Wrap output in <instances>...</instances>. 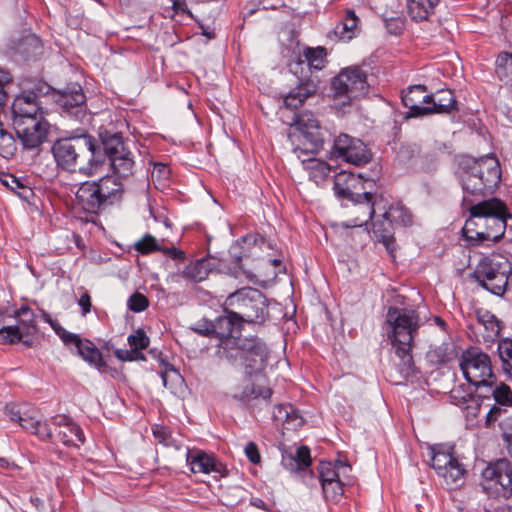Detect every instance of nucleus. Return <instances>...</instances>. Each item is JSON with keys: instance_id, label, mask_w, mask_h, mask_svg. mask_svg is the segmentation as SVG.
<instances>
[{"instance_id": "nucleus-5", "label": "nucleus", "mask_w": 512, "mask_h": 512, "mask_svg": "<svg viewBox=\"0 0 512 512\" xmlns=\"http://www.w3.org/2000/svg\"><path fill=\"white\" fill-rule=\"evenodd\" d=\"M362 189H364V184L360 175L341 171L334 177L333 190L336 197L351 201L354 206V213H361V216H356L344 223L345 227L366 225L375 214L378 204L373 200V194L368 191L359 192Z\"/></svg>"}, {"instance_id": "nucleus-51", "label": "nucleus", "mask_w": 512, "mask_h": 512, "mask_svg": "<svg viewBox=\"0 0 512 512\" xmlns=\"http://www.w3.org/2000/svg\"><path fill=\"white\" fill-rule=\"evenodd\" d=\"M171 174V169L167 164L164 163H154L153 169L151 171L152 181L156 184V187L166 185V182L169 180Z\"/></svg>"}, {"instance_id": "nucleus-52", "label": "nucleus", "mask_w": 512, "mask_h": 512, "mask_svg": "<svg viewBox=\"0 0 512 512\" xmlns=\"http://www.w3.org/2000/svg\"><path fill=\"white\" fill-rule=\"evenodd\" d=\"M15 151L16 143L14 137L11 133L0 128V154L5 158H9L14 155Z\"/></svg>"}, {"instance_id": "nucleus-15", "label": "nucleus", "mask_w": 512, "mask_h": 512, "mask_svg": "<svg viewBox=\"0 0 512 512\" xmlns=\"http://www.w3.org/2000/svg\"><path fill=\"white\" fill-rule=\"evenodd\" d=\"M327 156L331 160H342L356 166L364 165L371 160V153L366 145L348 134H340L334 139Z\"/></svg>"}, {"instance_id": "nucleus-12", "label": "nucleus", "mask_w": 512, "mask_h": 512, "mask_svg": "<svg viewBox=\"0 0 512 512\" xmlns=\"http://www.w3.org/2000/svg\"><path fill=\"white\" fill-rule=\"evenodd\" d=\"M332 89L335 96H343L350 101L362 97L368 93L369 89L367 73L359 66L342 69L333 78Z\"/></svg>"}, {"instance_id": "nucleus-21", "label": "nucleus", "mask_w": 512, "mask_h": 512, "mask_svg": "<svg viewBox=\"0 0 512 512\" xmlns=\"http://www.w3.org/2000/svg\"><path fill=\"white\" fill-rule=\"evenodd\" d=\"M55 426V437L67 447H80L85 442V435L81 427L65 415H58L52 419Z\"/></svg>"}, {"instance_id": "nucleus-64", "label": "nucleus", "mask_w": 512, "mask_h": 512, "mask_svg": "<svg viewBox=\"0 0 512 512\" xmlns=\"http://www.w3.org/2000/svg\"><path fill=\"white\" fill-rule=\"evenodd\" d=\"M78 305L81 307L82 316H86L91 311V297L88 292H84L78 299Z\"/></svg>"}, {"instance_id": "nucleus-37", "label": "nucleus", "mask_w": 512, "mask_h": 512, "mask_svg": "<svg viewBox=\"0 0 512 512\" xmlns=\"http://www.w3.org/2000/svg\"><path fill=\"white\" fill-rule=\"evenodd\" d=\"M49 129V123L47 120H43L39 123L38 127L30 128L27 131V138H18L24 149H35L38 148L47 138Z\"/></svg>"}, {"instance_id": "nucleus-18", "label": "nucleus", "mask_w": 512, "mask_h": 512, "mask_svg": "<svg viewBox=\"0 0 512 512\" xmlns=\"http://www.w3.org/2000/svg\"><path fill=\"white\" fill-rule=\"evenodd\" d=\"M51 90V86L47 83L39 82L32 90L16 96L12 103V116L44 115L39 97L48 94Z\"/></svg>"}, {"instance_id": "nucleus-8", "label": "nucleus", "mask_w": 512, "mask_h": 512, "mask_svg": "<svg viewBox=\"0 0 512 512\" xmlns=\"http://www.w3.org/2000/svg\"><path fill=\"white\" fill-rule=\"evenodd\" d=\"M474 277L482 288L501 297L512 285V263L506 258L484 257L477 265Z\"/></svg>"}, {"instance_id": "nucleus-44", "label": "nucleus", "mask_w": 512, "mask_h": 512, "mask_svg": "<svg viewBox=\"0 0 512 512\" xmlns=\"http://www.w3.org/2000/svg\"><path fill=\"white\" fill-rule=\"evenodd\" d=\"M497 351L502 362L503 371L512 379V339H500L497 344Z\"/></svg>"}, {"instance_id": "nucleus-35", "label": "nucleus", "mask_w": 512, "mask_h": 512, "mask_svg": "<svg viewBox=\"0 0 512 512\" xmlns=\"http://www.w3.org/2000/svg\"><path fill=\"white\" fill-rule=\"evenodd\" d=\"M108 161L113 175L117 176L120 180L132 174L134 160L129 150L125 149L120 155L111 156Z\"/></svg>"}, {"instance_id": "nucleus-3", "label": "nucleus", "mask_w": 512, "mask_h": 512, "mask_svg": "<svg viewBox=\"0 0 512 512\" xmlns=\"http://www.w3.org/2000/svg\"><path fill=\"white\" fill-rule=\"evenodd\" d=\"M463 191L462 207L474 203V198L491 194L501 181V167L494 154L474 158L464 156L456 171Z\"/></svg>"}, {"instance_id": "nucleus-24", "label": "nucleus", "mask_w": 512, "mask_h": 512, "mask_svg": "<svg viewBox=\"0 0 512 512\" xmlns=\"http://www.w3.org/2000/svg\"><path fill=\"white\" fill-rule=\"evenodd\" d=\"M224 310L226 315L218 317L213 323V334L219 338L220 342L227 338L240 336V328L243 323L230 308L225 307Z\"/></svg>"}, {"instance_id": "nucleus-10", "label": "nucleus", "mask_w": 512, "mask_h": 512, "mask_svg": "<svg viewBox=\"0 0 512 512\" xmlns=\"http://www.w3.org/2000/svg\"><path fill=\"white\" fill-rule=\"evenodd\" d=\"M460 368L465 379L476 388L492 387L496 382L490 357L476 348L462 353Z\"/></svg>"}, {"instance_id": "nucleus-17", "label": "nucleus", "mask_w": 512, "mask_h": 512, "mask_svg": "<svg viewBox=\"0 0 512 512\" xmlns=\"http://www.w3.org/2000/svg\"><path fill=\"white\" fill-rule=\"evenodd\" d=\"M53 98L66 116L79 122L87 117L86 96L78 83L69 84L54 92Z\"/></svg>"}, {"instance_id": "nucleus-2", "label": "nucleus", "mask_w": 512, "mask_h": 512, "mask_svg": "<svg viewBox=\"0 0 512 512\" xmlns=\"http://www.w3.org/2000/svg\"><path fill=\"white\" fill-rule=\"evenodd\" d=\"M421 326L419 314L412 308L391 306L386 313L384 329L395 355L398 357V370L404 378L415 373L412 346Z\"/></svg>"}, {"instance_id": "nucleus-58", "label": "nucleus", "mask_w": 512, "mask_h": 512, "mask_svg": "<svg viewBox=\"0 0 512 512\" xmlns=\"http://www.w3.org/2000/svg\"><path fill=\"white\" fill-rule=\"evenodd\" d=\"M115 356L121 361H138L145 360V356L140 351H135L132 348L128 349H116L114 352Z\"/></svg>"}, {"instance_id": "nucleus-33", "label": "nucleus", "mask_w": 512, "mask_h": 512, "mask_svg": "<svg viewBox=\"0 0 512 512\" xmlns=\"http://www.w3.org/2000/svg\"><path fill=\"white\" fill-rule=\"evenodd\" d=\"M306 63L310 70H322L327 63V52L324 47H307L298 57L297 64Z\"/></svg>"}, {"instance_id": "nucleus-48", "label": "nucleus", "mask_w": 512, "mask_h": 512, "mask_svg": "<svg viewBox=\"0 0 512 512\" xmlns=\"http://www.w3.org/2000/svg\"><path fill=\"white\" fill-rule=\"evenodd\" d=\"M182 273L186 279L194 282H201L207 276L205 262L203 260H197L196 262L186 266Z\"/></svg>"}, {"instance_id": "nucleus-19", "label": "nucleus", "mask_w": 512, "mask_h": 512, "mask_svg": "<svg viewBox=\"0 0 512 512\" xmlns=\"http://www.w3.org/2000/svg\"><path fill=\"white\" fill-rule=\"evenodd\" d=\"M56 335L66 346H74L77 354L90 365L97 369L106 366L102 353L91 341L82 339L78 334L68 332L63 327H58V330L56 329Z\"/></svg>"}, {"instance_id": "nucleus-22", "label": "nucleus", "mask_w": 512, "mask_h": 512, "mask_svg": "<svg viewBox=\"0 0 512 512\" xmlns=\"http://www.w3.org/2000/svg\"><path fill=\"white\" fill-rule=\"evenodd\" d=\"M187 464L193 473L210 474L212 472L224 475L225 467L215 458L202 450H187Z\"/></svg>"}, {"instance_id": "nucleus-57", "label": "nucleus", "mask_w": 512, "mask_h": 512, "mask_svg": "<svg viewBox=\"0 0 512 512\" xmlns=\"http://www.w3.org/2000/svg\"><path fill=\"white\" fill-rule=\"evenodd\" d=\"M10 190L25 201H29L34 196L32 188L27 185L26 181L19 178L16 179V185H13Z\"/></svg>"}, {"instance_id": "nucleus-40", "label": "nucleus", "mask_w": 512, "mask_h": 512, "mask_svg": "<svg viewBox=\"0 0 512 512\" xmlns=\"http://www.w3.org/2000/svg\"><path fill=\"white\" fill-rule=\"evenodd\" d=\"M477 319L487 333L486 338L493 340L499 336L501 323L493 313L488 310H479L477 312Z\"/></svg>"}, {"instance_id": "nucleus-14", "label": "nucleus", "mask_w": 512, "mask_h": 512, "mask_svg": "<svg viewBox=\"0 0 512 512\" xmlns=\"http://www.w3.org/2000/svg\"><path fill=\"white\" fill-rule=\"evenodd\" d=\"M294 126L300 133L298 138L302 137L303 144L308 145L305 148H294V152L298 153V157L301 154H316L323 149L326 130L320 126L313 113L303 112L297 115Z\"/></svg>"}, {"instance_id": "nucleus-49", "label": "nucleus", "mask_w": 512, "mask_h": 512, "mask_svg": "<svg viewBox=\"0 0 512 512\" xmlns=\"http://www.w3.org/2000/svg\"><path fill=\"white\" fill-rule=\"evenodd\" d=\"M243 249L248 248L251 250L250 254L256 255L257 251H263L265 247H270V243L259 234H247L241 239Z\"/></svg>"}, {"instance_id": "nucleus-9", "label": "nucleus", "mask_w": 512, "mask_h": 512, "mask_svg": "<svg viewBox=\"0 0 512 512\" xmlns=\"http://www.w3.org/2000/svg\"><path fill=\"white\" fill-rule=\"evenodd\" d=\"M262 370L263 367L247 370L244 383L239 385L232 395L234 400L252 412L259 409L261 403L270 404L273 394L272 389L266 384V377Z\"/></svg>"}, {"instance_id": "nucleus-23", "label": "nucleus", "mask_w": 512, "mask_h": 512, "mask_svg": "<svg viewBox=\"0 0 512 512\" xmlns=\"http://www.w3.org/2000/svg\"><path fill=\"white\" fill-rule=\"evenodd\" d=\"M77 204L88 213L97 214L101 209L105 208L104 202L96 188V182L85 181L77 189L75 193Z\"/></svg>"}, {"instance_id": "nucleus-16", "label": "nucleus", "mask_w": 512, "mask_h": 512, "mask_svg": "<svg viewBox=\"0 0 512 512\" xmlns=\"http://www.w3.org/2000/svg\"><path fill=\"white\" fill-rule=\"evenodd\" d=\"M6 414L10 420L18 422L24 430L35 434L40 440L48 441L54 436L48 424L41 422L39 411L31 405H7Z\"/></svg>"}, {"instance_id": "nucleus-28", "label": "nucleus", "mask_w": 512, "mask_h": 512, "mask_svg": "<svg viewBox=\"0 0 512 512\" xmlns=\"http://www.w3.org/2000/svg\"><path fill=\"white\" fill-rule=\"evenodd\" d=\"M429 115L430 114H450L458 111L456 97L453 91L449 89L440 90L433 95V100H430Z\"/></svg>"}, {"instance_id": "nucleus-61", "label": "nucleus", "mask_w": 512, "mask_h": 512, "mask_svg": "<svg viewBox=\"0 0 512 512\" xmlns=\"http://www.w3.org/2000/svg\"><path fill=\"white\" fill-rule=\"evenodd\" d=\"M291 405L288 404H279L276 405L272 412V417L275 421L285 422L287 418L289 417L288 411L290 409Z\"/></svg>"}, {"instance_id": "nucleus-30", "label": "nucleus", "mask_w": 512, "mask_h": 512, "mask_svg": "<svg viewBox=\"0 0 512 512\" xmlns=\"http://www.w3.org/2000/svg\"><path fill=\"white\" fill-rule=\"evenodd\" d=\"M372 231L379 242L383 243L389 253L394 249V224L382 214L381 219H377L372 223Z\"/></svg>"}, {"instance_id": "nucleus-54", "label": "nucleus", "mask_w": 512, "mask_h": 512, "mask_svg": "<svg viewBox=\"0 0 512 512\" xmlns=\"http://www.w3.org/2000/svg\"><path fill=\"white\" fill-rule=\"evenodd\" d=\"M134 247L141 254H148L161 250V247L158 245L156 238L150 234H146L143 238L137 241Z\"/></svg>"}, {"instance_id": "nucleus-7", "label": "nucleus", "mask_w": 512, "mask_h": 512, "mask_svg": "<svg viewBox=\"0 0 512 512\" xmlns=\"http://www.w3.org/2000/svg\"><path fill=\"white\" fill-rule=\"evenodd\" d=\"M224 306L230 308L242 322L263 323L268 316V302L258 289L244 287L231 293Z\"/></svg>"}, {"instance_id": "nucleus-63", "label": "nucleus", "mask_w": 512, "mask_h": 512, "mask_svg": "<svg viewBox=\"0 0 512 512\" xmlns=\"http://www.w3.org/2000/svg\"><path fill=\"white\" fill-rule=\"evenodd\" d=\"M12 81L11 74L4 69L0 68V95H2V101H6L7 92L6 86Z\"/></svg>"}, {"instance_id": "nucleus-38", "label": "nucleus", "mask_w": 512, "mask_h": 512, "mask_svg": "<svg viewBox=\"0 0 512 512\" xmlns=\"http://www.w3.org/2000/svg\"><path fill=\"white\" fill-rule=\"evenodd\" d=\"M305 168L308 170L309 178L317 185H321L331 172V167L324 161L309 158L307 161L303 160Z\"/></svg>"}, {"instance_id": "nucleus-42", "label": "nucleus", "mask_w": 512, "mask_h": 512, "mask_svg": "<svg viewBox=\"0 0 512 512\" xmlns=\"http://www.w3.org/2000/svg\"><path fill=\"white\" fill-rule=\"evenodd\" d=\"M384 216L388 217L394 225L409 226L412 224L411 213L400 202L392 203L388 209L384 211Z\"/></svg>"}, {"instance_id": "nucleus-32", "label": "nucleus", "mask_w": 512, "mask_h": 512, "mask_svg": "<svg viewBox=\"0 0 512 512\" xmlns=\"http://www.w3.org/2000/svg\"><path fill=\"white\" fill-rule=\"evenodd\" d=\"M439 0H407L408 14L416 22L428 20Z\"/></svg>"}, {"instance_id": "nucleus-4", "label": "nucleus", "mask_w": 512, "mask_h": 512, "mask_svg": "<svg viewBox=\"0 0 512 512\" xmlns=\"http://www.w3.org/2000/svg\"><path fill=\"white\" fill-rule=\"evenodd\" d=\"M52 153L57 165L69 172L93 174L102 164L100 146L95 138L85 133L58 139L52 146Z\"/></svg>"}, {"instance_id": "nucleus-27", "label": "nucleus", "mask_w": 512, "mask_h": 512, "mask_svg": "<svg viewBox=\"0 0 512 512\" xmlns=\"http://www.w3.org/2000/svg\"><path fill=\"white\" fill-rule=\"evenodd\" d=\"M359 18L353 10L348 9L343 19L334 27V37L343 42H348L356 37L359 32Z\"/></svg>"}, {"instance_id": "nucleus-46", "label": "nucleus", "mask_w": 512, "mask_h": 512, "mask_svg": "<svg viewBox=\"0 0 512 512\" xmlns=\"http://www.w3.org/2000/svg\"><path fill=\"white\" fill-rule=\"evenodd\" d=\"M491 388L492 396L496 404L500 406L511 407L512 406V391L510 387L505 383L494 384Z\"/></svg>"}, {"instance_id": "nucleus-1", "label": "nucleus", "mask_w": 512, "mask_h": 512, "mask_svg": "<svg viewBox=\"0 0 512 512\" xmlns=\"http://www.w3.org/2000/svg\"><path fill=\"white\" fill-rule=\"evenodd\" d=\"M470 213L462 228L464 240L471 246H489L500 241L512 214L498 198L479 201L462 207Z\"/></svg>"}, {"instance_id": "nucleus-56", "label": "nucleus", "mask_w": 512, "mask_h": 512, "mask_svg": "<svg viewBox=\"0 0 512 512\" xmlns=\"http://www.w3.org/2000/svg\"><path fill=\"white\" fill-rule=\"evenodd\" d=\"M127 306L131 311L140 313L148 308L149 300L143 294L135 292L129 297Z\"/></svg>"}, {"instance_id": "nucleus-45", "label": "nucleus", "mask_w": 512, "mask_h": 512, "mask_svg": "<svg viewBox=\"0 0 512 512\" xmlns=\"http://www.w3.org/2000/svg\"><path fill=\"white\" fill-rule=\"evenodd\" d=\"M24 332L20 330L17 325L4 326L0 328V343L2 344H15L18 342H23L28 345L29 342L27 340H23Z\"/></svg>"}, {"instance_id": "nucleus-47", "label": "nucleus", "mask_w": 512, "mask_h": 512, "mask_svg": "<svg viewBox=\"0 0 512 512\" xmlns=\"http://www.w3.org/2000/svg\"><path fill=\"white\" fill-rule=\"evenodd\" d=\"M426 359L432 365H442L450 359L448 346L446 344L430 346L426 353Z\"/></svg>"}, {"instance_id": "nucleus-26", "label": "nucleus", "mask_w": 512, "mask_h": 512, "mask_svg": "<svg viewBox=\"0 0 512 512\" xmlns=\"http://www.w3.org/2000/svg\"><path fill=\"white\" fill-rule=\"evenodd\" d=\"M95 182L105 207L113 205L122 199L123 184L117 176L107 175Z\"/></svg>"}, {"instance_id": "nucleus-29", "label": "nucleus", "mask_w": 512, "mask_h": 512, "mask_svg": "<svg viewBox=\"0 0 512 512\" xmlns=\"http://www.w3.org/2000/svg\"><path fill=\"white\" fill-rule=\"evenodd\" d=\"M311 462L310 449L307 446H300L294 454H284L281 463L286 470L297 472L308 469Z\"/></svg>"}, {"instance_id": "nucleus-50", "label": "nucleus", "mask_w": 512, "mask_h": 512, "mask_svg": "<svg viewBox=\"0 0 512 512\" xmlns=\"http://www.w3.org/2000/svg\"><path fill=\"white\" fill-rule=\"evenodd\" d=\"M343 486L344 482L342 479L323 484L321 487L325 499L333 502H338L344 493Z\"/></svg>"}, {"instance_id": "nucleus-43", "label": "nucleus", "mask_w": 512, "mask_h": 512, "mask_svg": "<svg viewBox=\"0 0 512 512\" xmlns=\"http://www.w3.org/2000/svg\"><path fill=\"white\" fill-rule=\"evenodd\" d=\"M102 148L104 151V157L102 156V163L104 162V158L109 159L111 156L120 155L126 149L122 141V137L117 133L103 137Z\"/></svg>"}, {"instance_id": "nucleus-59", "label": "nucleus", "mask_w": 512, "mask_h": 512, "mask_svg": "<svg viewBox=\"0 0 512 512\" xmlns=\"http://www.w3.org/2000/svg\"><path fill=\"white\" fill-rule=\"evenodd\" d=\"M244 453L251 463L259 464L261 462L260 452L256 443L248 442L245 445Z\"/></svg>"}, {"instance_id": "nucleus-55", "label": "nucleus", "mask_w": 512, "mask_h": 512, "mask_svg": "<svg viewBox=\"0 0 512 512\" xmlns=\"http://www.w3.org/2000/svg\"><path fill=\"white\" fill-rule=\"evenodd\" d=\"M161 366H163V370L160 372V377L164 387H168L169 381L177 383L182 380L180 373L171 364L162 360Z\"/></svg>"}, {"instance_id": "nucleus-6", "label": "nucleus", "mask_w": 512, "mask_h": 512, "mask_svg": "<svg viewBox=\"0 0 512 512\" xmlns=\"http://www.w3.org/2000/svg\"><path fill=\"white\" fill-rule=\"evenodd\" d=\"M217 355L233 366H243L246 372L249 369L264 367L268 349L258 337L238 336L219 342Z\"/></svg>"}, {"instance_id": "nucleus-25", "label": "nucleus", "mask_w": 512, "mask_h": 512, "mask_svg": "<svg viewBox=\"0 0 512 512\" xmlns=\"http://www.w3.org/2000/svg\"><path fill=\"white\" fill-rule=\"evenodd\" d=\"M449 398L452 404L462 410L468 422H472L478 416L481 404L472 393L456 387L451 390Z\"/></svg>"}, {"instance_id": "nucleus-13", "label": "nucleus", "mask_w": 512, "mask_h": 512, "mask_svg": "<svg viewBox=\"0 0 512 512\" xmlns=\"http://www.w3.org/2000/svg\"><path fill=\"white\" fill-rule=\"evenodd\" d=\"M431 465L448 486H458L462 482L465 469L454 457L452 448L445 445L431 447Z\"/></svg>"}, {"instance_id": "nucleus-31", "label": "nucleus", "mask_w": 512, "mask_h": 512, "mask_svg": "<svg viewBox=\"0 0 512 512\" xmlns=\"http://www.w3.org/2000/svg\"><path fill=\"white\" fill-rule=\"evenodd\" d=\"M315 91L316 85L313 82L301 83L286 95L284 104L287 108L298 109Z\"/></svg>"}, {"instance_id": "nucleus-41", "label": "nucleus", "mask_w": 512, "mask_h": 512, "mask_svg": "<svg viewBox=\"0 0 512 512\" xmlns=\"http://www.w3.org/2000/svg\"><path fill=\"white\" fill-rule=\"evenodd\" d=\"M495 73L500 81L512 85V53L501 52L497 56Z\"/></svg>"}, {"instance_id": "nucleus-39", "label": "nucleus", "mask_w": 512, "mask_h": 512, "mask_svg": "<svg viewBox=\"0 0 512 512\" xmlns=\"http://www.w3.org/2000/svg\"><path fill=\"white\" fill-rule=\"evenodd\" d=\"M46 120L44 115L35 116H12V124L18 138H27L30 128L38 127L39 123Z\"/></svg>"}, {"instance_id": "nucleus-60", "label": "nucleus", "mask_w": 512, "mask_h": 512, "mask_svg": "<svg viewBox=\"0 0 512 512\" xmlns=\"http://www.w3.org/2000/svg\"><path fill=\"white\" fill-rule=\"evenodd\" d=\"M387 31L392 35H400L404 30V21L399 17L387 19L385 21Z\"/></svg>"}, {"instance_id": "nucleus-62", "label": "nucleus", "mask_w": 512, "mask_h": 512, "mask_svg": "<svg viewBox=\"0 0 512 512\" xmlns=\"http://www.w3.org/2000/svg\"><path fill=\"white\" fill-rule=\"evenodd\" d=\"M288 414H289V417L287 418V420H285L284 423H286L288 425H292L293 428H295V429L303 425V423H304L303 417L299 414V412L296 409L293 408L292 405L288 411Z\"/></svg>"}, {"instance_id": "nucleus-36", "label": "nucleus", "mask_w": 512, "mask_h": 512, "mask_svg": "<svg viewBox=\"0 0 512 512\" xmlns=\"http://www.w3.org/2000/svg\"><path fill=\"white\" fill-rule=\"evenodd\" d=\"M14 318L17 320V326L24 332L26 336H32L36 332V321L33 310L27 306L22 305L13 313Z\"/></svg>"}, {"instance_id": "nucleus-53", "label": "nucleus", "mask_w": 512, "mask_h": 512, "mask_svg": "<svg viewBox=\"0 0 512 512\" xmlns=\"http://www.w3.org/2000/svg\"><path fill=\"white\" fill-rule=\"evenodd\" d=\"M129 346L135 351H142L147 348L150 343L149 337L146 335L144 330L138 329L134 334H131L127 338Z\"/></svg>"}, {"instance_id": "nucleus-11", "label": "nucleus", "mask_w": 512, "mask_h": 512, "mask_svg": "<svg viewBox=\"0 0 512 512\" xmlns=\"http://www.w3.org/2000/svg\"><path fill=\"white\" fill-rule=\"evenodd\" d=\"M481 487L490 498H510L512 496V463L505 458L490 463L482 472Z\"/></svg>"}, {"instance_id": "nucleus-34", "label": "nucleus", "mask_w": 512, "mask_h": 512, "mask_svg": "<svg viewBox=\"0 0 512 512\" xmlns=\"http://www.w3.org/2000/svg\"><path fill=\"white\" fill-rule=\"evenodd\" d=\"M350 469L349 465L342 462H320L318 472L321 486L326 483L341 480L342 474L350 471Z\"/></svg>"}, {"instance_id": "nucleus-20", "label": "nucleus", "mask_w": 512, "mask_h": 512, "mask_svg": "<svg viewBox=\"0 0 512 512\" xmlns=\"http://www.w3.org/2000/svg\"><path fill=\"white\" fill-rule=\"evenodd\" d=\"M427 88L424 85L410 86L402 95V103L408 108L407 118L421 117L429 115V106L433 100V94H426Z\"/></svg>"}]
</instances>
